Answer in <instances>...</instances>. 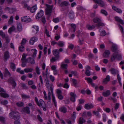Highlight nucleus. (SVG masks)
I'll list each match as a JSON object with an SVG mask.
<instances>
[{
	"label": "nucleus",
	"instance_id": "obj_36",
	"mask_svg": "<svg viewBox=\"0 0 124 124\" xmlns=\"http://www.w3.org/2000/svg\"><path fill=\"white\" fill-rule=\"evenodd\" d=\"M16 105L18 107H22L23 106L24 103L23 102H19L16 103Z\"/></svg>",
	"mask_w": 124,
	"mask_h": 124
},
{
	"label": "nucleus",
	"instance_id": "obj_17",
	"mask_svg": "<svg viewBox=\"0 0 124 124\" xmlns=\"http://www.w3.org/2000/svg\"><path fill=\"white\" fill-rule=\"evenodd\" d=\"M110 80V77L109 75H107L105 78L103 80V82L105 84H107V82Z\"/></svg>",
	"mask_w": 124,
	"mask_h": 124
},
{
	"label": "nucleus",
	"instance_id": "obj_50",
	"mask_svg": "<svg viewBox=\"0 0 124 124\" xmlns=\"http://www.w3.org/2000/svg\"><path fill=\"white\" fill-rule=\"evenodd\" d=\"M85 79L87 80L89 83H91L92 81V79L91 78H85Z\"/></svg>",
	"mask_w": 124,
	"mask_h": 124
},
{
	"label": "nucleus",
	"instance_id": "obj_60",
	"mask_svg": "<svg viewBox=\"0 0 124 124\" xmlns=\"http://www.w3.org/2000/svg\"><path fill=\"white\" fill-rule=\"evenodd\" d=\"M32 59V58L30 57L26 59V60L24 61V62L26 63L29 62H30L31 60Z\"/></svg>",
	"mask_w": 124,
	"mask_h": 124
},
{
	"label": "nucleus",
	"instance_id": "obj_1",
	"mask_svg": "<svg viewBox=\"0 0 124 124\" xmlns=\"http://www.w3.org/2000/svg\"><path fill=\"white\" fill-rule=\"evenodd\" d=\"M52 52L55 57H52L51 61V62H54L59 59L60 57V52H58V49H55L52 51Z\"/></svg>",
	"mask_w": 124,
	"mask_h": 124
},
{
	"label": "nucleus",
	"instance_id": "obj_37",
	"mask_svg": "<svg viewBox=\"0 0 124 124\" xmlns=\"http://www.w3.org/2000/svg\"><path fill=\"white\" fill-rule=\"evenodd\" d=\"M33 70V69L31 68H26L24 69V71L26 73L31 72Z\"/></svg>",
	"mask_w": 124,
	"mask_h": 124
},
{
	"label": "nucleus",
	"instance_id": "obj_51",
	"mask_svg": "<svg viewBox=\"0 0 124 124\" xmlns=\"http://www.w3.org/2000/svg\"><path fill=\"white\" fill-rule=\"evenodd\" d=\"M5 121V118L3 116H0V122L4 123Z\"/></svg>",
	"mask_w": 124,
	"mask_h": 124
},
{
	"label": "nucleus",
	"instance_id": "obj_33",
	"mask_svg": "<svg viewBox=\"0 0 124 124\" xmlns=\"http://www.w3.org/2000/svg\"><path fill=\"white\" fill-rule=\"evenodd\" d=\"M79 124H83L85 122V121L82 117H80L79 120Z\"/></svg>",
	"mask_w": 124,
	"mask_h": 124
},
{
	"label": "nucleus",
	"instance_id": "obj_5",
	"mask_svg": "<svg viewBox=\"0 0 124 124\" xmlns=\"http://www.w3.org/2000/svg\"><path fill=\"white\" fill-rule=\"evenodd\" d=\"M21 21L23 22L28 23L31 21L30 17L28 16H25L21 18Z\"/></svg>",
	"mask_w": 124,
	"mask_h": 124
},
{
	"label": "nucleus",
	"instance_id": "obj_18",
	"mask_svg": "<svg viewBox=\"0 0 124 124\" xmlns=\"http://www.w3.org/2000/svg\"><path fill=\"white\" fill-rule=\"evenodd\" d=\"M69 17L71 19H73L74 18V13L72 11H70L69 14Z\"/></svg>",
	"mask_w": 124,
	"mask_h": 124
},
{
	"label": "nucleus",
	"instance_id": "obj_19",
	"mask_svg": "<svg viewBox=\"0 0 124 124\" xmlns=\"http://www.w3.org/2000/svg\"><path fill=\"white\" fill-rule=\"evenodd\" d=\"M0 96L3 98H6L9 97V95L8 94L5 93H0Z\"/></svg>",
	"mask_w": 124,
	"mask_h": 124
},
{
	"label": "nucleus",
	"instance_id": "obj_27",
	"mask_svg": "<svg viewBox=\"0 0 124 124\" xmlns=\"http://www.w3.org/2000/svg\"><path fill=\"white\" fill-rule=\"evenodd\" d=\"M44 103V101L42 99H40L38 103L37 104L39 107H41L43 106L42 105Z\"/></svg>",
	"mask_w": 124,
	"mask_h": 124
},
{
	"label": "nucleus",
	"instance_id": "obj_2",
	"mask_svg": "<svg viewBox=\"0 0 124 124\" xmlns=\"http://www.w3.org/2000/svg\"><path fill=\"white\" fill-rule=\"evenodd\" d=\"M19 113L16 111H12L9 114V116L11 118L14 120H18L19 118Z\"/></svg>",
	"mask_w": 124,
	"mask_h": 124
},
{
	"label": "nucleus",
	"instance_id": "obj_28",
	"mask_svg": "<svg viewBox=\"0 0 124 124\" xmlns=\"http://www.w3.org/2000/svg\"><path fill=\"white\" fill-rule=\"evenodd\" d=\"M116 52H114L111 56V62L114 61L116 58Z\"/></svg>",
	"mask_w": 124,
	"mask_h": 124
},
{
	"label": "nucleus",
	"instance_id": "obj_53",
	"mask_svg": "<svg viewBox=\"0 0 124 124\" xmlns=\"http://www.w3.org/2000/svg\"><path fill=\"white\" fill-rule=\"evenodd\" d=\"M27 41L25 39H23L21 43V44L22 45H24Z\"/></svg>",
	"mask_w": 124,
	"mask_h": 124
},
{
	"label": "nucleus",
	"instance_id": "obj_49",
	"mask_svg": "<svg viewBox=\"0 0 124 124\" xmlns=\"http://www.w3.org/2000/svg\"><path fill=\"white\" fill-rule=\"evenodd\" d=\"M68 67V65L66 64H62L61 65V67L62 68L66 69Z\"/></svg>",
	"mask_w": 124,
	"mask_h": 124
},
{
	"label": "nucleus",
	"instance_id": "obj_54",
	"mask_svg": "<svg viewBox=\"0 0 124 124\" xmlns=\"http://www.w3.org/2000/svg\"><path fill=\"white\" fill-rule=\"evenodd\" d=\"M101 13L104 15L105 16L107 15V12L105 10L102 9L101 11Z\"/></svg>",
	"mask_w": 124,
	"mask_h": 124
},
{
	"label": "nucleus",
	"instance_id": "obj_16",
	"mask_svg": "<svg viewBox=\"0 0 124 124\" xmlns=\"http://www.w3.org/2000/svg\"><path fill=\"white\" fill-rule=\"evenodd\" d=\"M112 8L113 10H115L116 12L119 13H121L122 12V11L121 9L119 8H117L114 6H113L112 7Z\"/></svg>",
	"mask_w": 124,
	"mask_h": 124
},
{
	"label": "nucleus",
	"instance_id": "obj_12",
	"mask_svg": "<svg viewBox=\"0 0 124 124\" xmlns=\"http://www.w3.org/2000/svg\"><path fill=\"white\" fill-rule=\"evenodd\" d=\"M6 10H8L9 13H12L15 12L16 11V9L15 8H10L9 7H7L5 8Z\"/></svg>",
	"mask_w": 124,
	"mask_h": 124
},
{
	"label": "nucleus",
	"instance_id": "obj_34",
	"mask_svg": "<svg viewBox=\"0 0 124 124\" xmlns=\"http://www.w3.org/2000/svg\"><path fill=\"white\" fill-rule=\"evenodd\" d=\"M31 51H34V52L33 53V54L32 55V57L33 58H35V57L36 56V54L37 53V50L35 49H32L31 50Z\"/></svg>",
	"mask_w": 124,
	"mask_h": 124
},
{
	"label": "nucleus",
	"instance_id": "obj_26",
	"mask_svg": "<svg viewBox=\"0 0 124 124\" xmlns=\"http://www.w3.org/2000/svg\"><path fill=\"white\" fill-rule=\"evenodd\" d=\"M116 20L118 22H119L121 24H124V23L123 21L121 20L119 17L117 16H116L115 17Z\"/></svg>",
	"mask_w": 124,
	"mask_h": 124
},
{
	"label": "nucleus",
	"instance_id": "obj_6",
	"mask_svg": "<svg viewBox=\"0 0 124 124\" xmlns=\"http://www.w3.org/2000/svg\"><path fill=\"white\" fill-rule=\"evenodd\" d=\"M95 3L98 4L100 6L103 7L105 5V4L101 0H93Z\"/></svg>",
	"mask_w": 124,
	"mask_h": 124
},
{
	"label": "nucleus",
	"instance_id": "obj_47",
	"mask_svg": "<svg viewBox=\"0 0 124 124\" xmlns=\"http://www.w3.org/2000/svg\"><path fill=\"white\" fill-rule=\"evenodd\" d=\"M27 55H25L24 54H23L22 55V57L21 59V61L22 62H24L26 60V56Z\"/></svg>",
	"mask_w": 124,
	"mask_h": 124
},
{
	"label": "nucleus",
	"instance_id": "obj_13",
	"mask_svg": "<svg viewBox=\"0 0 124 124\" xmlns=\"http://www.w3.org/2000/svg\"><path fill=\"white\" fill-rule=\"evenodd\" d=\"M117 47L116 45L113 44L112 45L111 50L113 52H118L117 51Z\"/></svg>",
	"mask_w": 124,
	"mask_h": 124
},
{
	"label": "nucleus",
	"instance_id": "obj_22",
	"mask_svg": "<svg viewBox=\"0 0 124 124\" xmlns=\"http://www.w3.org/2000/svg\"><path fill=\"white\" fill-rule=\"evenodd\" d=\"M110 94V91L109 90H107L106 92L103 93V95L104 97H107Z\"/></svg>",
	"mask_w": 124,
	"mask_h": 124
},
{
	"label": "nucleus",
	"instance_id": "obj_30",
	"mask_svg": "<svg viewBox=\"0 0 124 124\" xmlns=\"http://www.w3.org/2000/svg\"><path fill=\"white\" fill-rule=\"evenodd\" d=\"M10 68L12 69L13 71H14L16 69V65L15 64L11 62L10 63Z\"/></svg>",
	"mask_w": 124,
	"mask_h": 124
},
{
	"label": "nucleus",
	"instance_id": "obj_14",
	"mask_svg": "<svg viewBox=\"0 0 124 124\" xmlns=\"http://www.w3.org/2000/svg\"><path fill=\"white\" fill-rule=\"evenodd\" d=\"M59 110L64 113H65L67 111V109L66 108L62 107H60L59 109Z\"/></svg>",
	"mask_w": 124,
	"mask_h": 124
},
{
	"label": "nucleus",
	"instance_id": "obj_48",
	"mask_svg": "<svg viewBox=\"0 0 124 124\" xmlns=\"http://www.w3.org/2000/svg\"><path fill=\"white\" fill-rule=\"evenodd\" d=\"M19 49L21 52H23L24 50V46L23 45H21L19 47Z\"/></svg>",
	"mask_w": 124,
	"mask_h": 124
},
{
	"label": "nucleus",
	"instance_id": "obj_52",
	"mask_svg": "<svg viewBox=\"0 0 124 124\" xmlns=\"http://www.w3.org/2000/svg\"><path fill=\"white\" fill-rule=\"evenodd\" d=\"M53 21L55 23H57L59 21V19L58 17H57L55 18H54L53 20Z\"/></svg>",
	"mask_w": 124,
	"mask_h": 124
},
{
	"label": "nucleus",
	"instance_id": "obj_3",
	"mask_svg": "<svg viewBox=\"0 0 124 124\" xmlns=\"http://www.w3.org/2000/svg\"><path fill=\"white\" fill-rule=\"evenodd\" d=\"M45 5L46 7V14L47 15H49L50 16V14L51 13L53 8L52 5L51 6L50 5L46 4Z\"/></svg>",
	"mask_w": 124,
	"mask_h": 124
},
{
	"label": "nucleus",
	"instance_id": "obj_40",
	"mask_svg": "<svg viewBox=\"0 0 124 124\" xmlns=\"http://www.w3.org/2000/svg\"><path fill=\"white\" fill-rule=\"evenodd\" d=\"M45 81L46 82V87L47 88H49L50 86V84L48 79H45Z\"/></svg>",
	"mask_w": 124,
	"mask_h": 124
},
{
	"label": "nucleus",
	"instance_id": "obj_9",
	"mask_svg": "<svg viewBox=\"0 0 124 124\" xmlns=\"http://www.w3.org/2000/svg\"><path fill=\"white\" fill-rule=\"evenodd\" d=\"M37 38L36 37H33L31 38L30 40V44L31 45H33L34 42L37 41Z\"/></svg>",
	"mask_w": 124,
	"mask_h": 124
},
{
	"label": "nucleus",
	"instance_id": "obj_61",
	"mask_svg": "<svg viewBox=\"0 0 124 124\" xmlns=\"http://www.w3.org/2000/svg\"><path fill=\"white\" fill-rule=\"evenodd\" d=\"M5 38L6 40L5 42L8 43L10 41V40L8 38V36H6V37Z\"/></svg>",
	"mask_w": 124,
	"mask_h": 124
},
{
	"label": "nucleus",
	"instance_id": "obj_62",
	"mask_svg": "<svg viewBox=\"0 0 124 124\" xmlns=\"http://www.w3.org/2000/svg\"><path fill=\"white\" fill-rule=\"evenodd\" d=\"M24 8H27L28 10L30 9V7L26 3H24Z\"/></svg>",
	"mask_w": 124,
	"mask_h": 124
},
{
	"label": "nucleus",
	"instance_id": "obj_10",
	"mask_svg": "<svg viewBox=\"0 0 124 124\" xmlns=\"http://www.w3.org/2000/svg\"><path fill=\"white\" fill-rule=\"evenodd\" d=\"M22 110L24 112L28 114H30V108L28 107H26L22 109Z\"/></svg>",
	"mask_w": 124,
	"mask_h": 124
},
{
	"label": "nucleus",
	"instance_id": "obj_44",
	"mask_svg": "<svg viewBox=\"0 0 124 124\" xmlns=\"http://www.w3.org/2000/svg\"><path fill=\"white\" fill-rule=\"evenodd\" d=\"M52 100L54 102V106H56V103L55 101V98L53 93H52Z\"/></svg>",
	"mask_w": 124,
	"mask_h": 124
},
{
	"label": "nucleus",
	"instance_id": "obj_20",
	"mask_svg": "<svg viewBox=\"0 0 124 124\" xmlns=\"http://www.w3.org/2000/svg\"><path fill=\"white\" fill-rule=\"evenodd\" d=\"M69 2L66 1H64L61 2L59 6L62 7L64 6H67L68 5Z\"/></svg>",
	"mask_w": 124,
	"mask_h": 124
},
{
	"label": "nucleus",
	"instance_id": "obj_25",
	"mask_svg": "<svg viewBox=\"0 0 124 124\" xmlns=\"http://www.w3.org/2000/svg\"><path fill=\"white\" fill-rule=\"evenodd\" d=\"M110 71H111V73L113 74H116L118 72L117 70L113 68H111L110 70Z\"/></svg>",
	"mask_w": 124,
	"mask_h": 124
},
{
	"label": "nucleus",
	"instance_id": "obj_57",
	"mask_svg": "<svg viewBox=\"0 0 124 124\" xmlns=\"http://www.w3.org/2000/svg\"><path fill=\"white\" fill-rule=\"evenodd\" d=\"M0 35L3 38H5L6 37L5 34L2 31H0Z\"/></svg>",
	"mask_w": 124,
	"mask_h": 124
},
{
	"label": "nucleus",
	"instance_id": "obj_8",
	"mask_svg": "<svg viewBox=\"0 0 124 124\" xmlns=\"http://www.w3.org/2000/svg\"><path fill=\"white\" fill-rule=\"evenodd\" d=\"M43 15V11L42 10H40L39 12L37 13V15L36 17L37 19L39 20L40 18Z\"/></svg>",
	"mask_w": 124,
	"mask_h": 124
},
{
	"label": "nucleus",
	"instance_id": "obj_35",
	"mask_svg": "<svg viewBox=\"0 0 124 124\" xmlns=\"http://www.w3.org/2000/svg\"><path fill=\"white\" fill-rule=\"evenodd\" d=\"M21 97L23 99H29L30 97L29 95H27L24 94H22Z\"/></svg>",
	"mask_w": 124,
	"mask_h": 124
},
{
	"label": "nucleus",
	"instance_id": "obj_31",
	"mask_svg": "<svg viewBox=\"0 0 124 124\" xmlns=\"http://www.w3.org/2000/svg\"><path fill=\"white\" fill-rule=\"evenodd\" d=\"M37 9V8L36 6H34L31 8H30V10L31 12L32 13L34 12Z\"/></svg>",
	"mask_w": 124,
	"mask_h": 124
},
{
	"label": "nucleus",
	"instance_id": "obj_7",
	"mask_svg": "<svg viewBox=\"0 0 124 124\" xmlns=\"http://www.w3.org/2000/svg\"><path fill=\"white\" fill-rule=\"evenodd\" d=\"M70 94L71 96L70 98V100L73 102H74L75 101V98L77 96L76 95L72 92H71L70 93Z\"/></svg>",
	"mask_w": 124,
	"mask_h": 124
},
{
	"label": "nucleus",
	"instance_id": "obj_55",
	"mask_svg": "<svg viewBox=\"0 0 124 124\" xmlns=\"http://www.w3.org/2000/svg\"><path fill=\"white\" fill-rule=\"evenodd\" d=\"M85 74L87 76H89L91 75L90 72L89 70H85Z\"/></svg>",
	"mask_w": 124,
	"mask_h": 124
},
{
	"label": "nucleus",
	"instance_id": "obj_38",
	"mask_svg": "<svg viewBox=\"0 0 124 124\" xmlns=\"http://www.w3.org/2000/svg\"><path fill=\"white\" fill-rule=\"evenodd\" d=\"M15 81L14 78L12 77H10V78L8 79V82L10 83L13 82Z\"/></svg>",
	"mask_w": 124,
	"mask_h": 124
},
{
	"label": "nucleus",
	"instance_id": "obj_56",
	"mask_svg": "<svg viewBox=\"0 0 124 124\" xmlns=\"http://www.w3.org/2000/svg\"><path fill=\"white\" fill-rule=\"evenodd\" d=\"M41 21L42 22L45 24L46 22L45 17L44 16L41 19Z\"/></svg>",
	"mask_w": 124,
	"mask_h": 124
},
{
	"label": "nucleus",
	"instance_id": "obj_21",
	"mask_svg": "<svg viewBox=\"0 0 124 124\" xmlns=\"http://www.w3.org/2000/svg\"><path fill=\"white\" fill-rule=\"evenodd\" d=\"M17 28L19 31H21L22 29V24L20 23H18L17 24Z\"/></svg>",
	"mask_w": 124,
	"mask_h": 124
},
{
	"label": "nucleus",
	"instance_id": "obj_58",
	"mask_svg": "<svg viewBox=\"0 0 124 124\" xmlns=\"http://www.w3.org/2000/svg\"><path fill=\"white\" fill-rule=\"evenodd\" d=\"M56 93L57 95L62 94V93L61 90L60 89H58L56 90Z\"/></svg>",
	"mask_w": 124,
	"mask_h": 124
},
{
	"label": "nucleus",
	"instance_id": "obj_4",
	"mask_svg": "<svg viewBox=\"0 0 124 124\" xmlns=\"http://www.w3.org/2000/svg\"><path fill=\"white\" fill-rule=\"evenodd\" d=\"M93 21L94 22L97 23L96 26L98 27L100 26H104V24L101 23V20L97 18H94L93 19Z\"/></svg>",
	"mask_w": 124,
	"mask_h": 124
},
{
	"label": "nucleus",
	"instance_id": "obj_39",
	"mask_svg": "<svg viewBox=\"0 0 124 124\" xmlns=\"http://www.w3.org/2000/svg\"><path fill=\"white\" fill-rule=\"evenodd\" d=\"M116 59L117 60H121L122 58L121 56V55L119 54L118 52H116Z\"/></svg>",
	"mask_w": 124,
	"mask_h": 124
},
{
	"label": "nucleus",
	"instance_id": "obj_15",
	"mask_svg": "<svg viewBox=\"0 0 124 124\" xmlns=\"http://www.w3.org/2000/svg\"><path fill=\"white\" fill-rule=\"evenodd\" d=\"M110 54V52L109 50H106L103 54V56L104 57H107Z\"/></svg>",
	"mask_w": 124,
	"mask_h": 124
},
{
	"label": "nucleus",
	"instance_id": "obj_41",
	"mask_svg": "<svg viewBox=\"0 0 124 124\" xmlns=\"http://www.w3.org/2000/svg\"><path fill=\"white\" fill-rule=\"evenodd\" d=\"M57 44L60 47H62L64 45V43L62 41H59L57 43Z\"/></svg>",
	"mask_w": 124,
	"mask_h": 124
},
{
	"label": "nucleus",
	"instance_id": "obj_42",
	"mask_svg": "<svg viewBox=\"0 0 124 124\" xmlns=\"http://www.w3.org/2000/svg\"><path fill=\"white\" fill-rule=\"evenodd\" d=\"M13 16H11L8 22V24L10 25L13 23Z\"/></svg>",
	"mask_w": 124,
	"mask_h": 124
},
{
	"label": "nucleus",
	"instance_id": "obj_23",
	"mask_svg": "<svg viewBox=\"0 0 124 124\" xmlns=\"http://www.w3.org/2000/svg\"><path fill=\"white\" fill-rule=\"evenodd\" d=\"M93 107V106L92 104H90L89 105L88 104H85V108L87 109H90L91 108H92Z\"/></svg>",
	"mask_w": 124,
	"mask_h": 124
},
{
	"label": "nucleus",
	"instance_id": "obj_45",
	"mask_svg": "<svg viewBox=\"0 0 124 124\" xmlns=\"http://www.w3.org/2000/svg\"><path fill=\"white\" fill-rule=\"evenodd\" d=\"M15 30V27L14 26H13L9 28L8 31V32L9 33H11L12 31H13Z\"/></svg>",
	"mask_w": 124,
	"mask_h": 124
},
{
	"label": "nucleus",
	"instance_id": "obj_11",
	"mask_svg": "<svg viewBox=\"0 0 124 124\" xmlns=\"http://www.w3.org/2000/svg\"><path fill=\"white\" fill-rule=\"evenodd\" d=\"M9 53V52L8 51H6L4 53V60L6 61L10 57Z\"/></svg>",
	"mask_w": 124,
	"mask_h": 124
},
{
	"label": "nucleus",
	"instance_id": "obj_24",
	"mask_svg": "<svg viewBox=\"0 0 124 124\" xmlns=\"http://www.w3.org/2000/svg\"><path fill=\"white\" fill-rule=\"evenodd\" d=\"M20 85L21 87H22L23 89H28V87L26 84L23 83H22L20 84Z\"/></svg>",
	"mask_w": 124,
	"mask_h": 124
},
{
	"label": "nucleus",
	"instance_id": "obj_29",
	"mask_svg": "<svg viewBox=\"0 0 124 124\" xmlns=\"http://www.w3.org/2000/svg\"><path fill=\"white\" fill-rule=\"evenodd\" d=\"M99 31L100 32V35L102 36H104L106 35V33L104 30L100 29Z\"/></svg>",
	"mask_w": 124,
	"mask_h": 124
},
{
	"label": "nucleus",
	"instance_id": "obj_63",
	"mask_svg": "<svg viewBox=\"0 0 124 124\" xmlns=\"http://www.w3.org/2000/svg\"><path fill=\"white\" fill-rule=\"evenodd\" d=\"M119 103H116L115 106V110H117L119 108Z\"/></svg>",
	"mask_w": 124,
	"mask_h": 124
},
{
	"label": "nucleus",
	"instance_id": "obj_59",
	"mask_svg": "<svg viewBox=\"0 0 124 124\" xmlns=\"http://www.w3.org/2000/svg\"><path fill=\"white\" fill-rule=\"evenodd\" d=\"M36 72L37 73V74L38 75H39L40 74V73L39 72V67L38 66H37L36 68Z\"/></svg>",
	"mask_w": 124,
	"mask_h": 124
},
{
	"label": "nucleus",
	"instance_id": "obj_46",
	"mask_svg": "<svg viewBox=\"0 0 124 124\" xmlns=\"http://www.w3.org/2000/svg\"><path fill=\"white\" fill-rule=\"evenodd\" d=\"M70 26L73 29V32H75L76 31V25L73 23L71 24H70Z\"/></svg>",
	"mask_w": 124,
	"mask_h": 124
},
{
	"label": "nucleus",
	"instance_id": "obj_43",
	"mask_svg": "<svg viewBox=\"0 0 124 124\" xmlns=\"http://www.w3.org/2000/svg\"><path fill=\"white\" fill-rule=\"evenodd\" d=\"M8 103V102L7 100H2L0 102L1 104L4 105H6Z\"/></svg>",
	"mask_w": 124,
	"mask_h": 124
},
{
	"label": "nucleus",
	"instance_id": "obj_64",
	"mask_svg": "<svg viewBox=\"0 0 124 124\" xmlns=\"http://www.w3.org/2000/svg\"><path fill=\"white\" fill-rule=\"evenodd\" d=\"M74 47V45L72 44H70L68 46V48L71 50H72Z\"/></svg>",
	"mask_w": 124,
	"mask_h": 124
},
{
	"label": "nucleus",
	"instance_id": "obj_32",
	"mask_svg": "<svg viewBox=\"0 0 124 124\" xmlns=\"http://www.w3.org/2000/svg\"><path fill=\"white\" fill-rule=\"evenodd\" d=\"M8 43L5 42L3 45V46L2 48V50L3 51H5L6 49H7L8 45Z\"/></svg>",
	"mask_w": 124,
	"mask_h": 124
}]
</instances>
